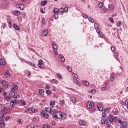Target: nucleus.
Returning <instances> with one entry per match:
<instances>
[{
  "label": "nucleus",
  "instance_id": "f257e3e1",
  "mask_svg": "<svg viewBox=\"0 0 128 128\" xmlns=\"http://www.w3.org/2000/svg\"><path fill=\"white\" fill-rule=\"evenodd\" d=\"M66 118V115L65 113L62 112H56L55 115H54V118L55 120H65Z\"/></svg>",
  "mask_w": 128,
  "mask_h": 128
},
{
  "label": "nucleus",
  "instance_id": "f03ea898",
  "mask_svg": "<svg viewBox=\"0 0 128 128\" xmlns=\"http://www.w3.org/2000/svg\"><path fill=\"white\" fill-rule=\"evenodd\" d=\"M18 104V100H12L10 102V106H12V108H14V106H16V104Z\"/></svg>",
  "mask_w": 128,
  "mask_h": 128
},
{
  "label": "nucleus",
  "instance_id": "7ed1b4c3",
  "mask_svg": "<svg viewBox=\"0 0 128 128\" xmlns=\"http://www.w3.org/2000/svg\"><path fill=\"white\" fill-rule=\"evenodd\" d=\"M86 106L88 108H92L94 106V104L92 102H89L87 103Z\"/></svg>",
  "mask_w": 128,
  "mask_h": 128
},
{
  "label": "nucleus",
  "instance_id": "20e7f679",
  "mask_svg": "<svg viewBox=\"0 0 128 128\" xmlns=\"http://www.w3.org/2000/svg\"><path fill=\"white\" fill-rule=\"evenodd\" d=\"M43 64H44V62L42 61V60H40L39 63L38 64V68H40L42 70H44V68L42 66Z\"/></svg>",
  "mask_w": 128,
  "mask_h": 128
},
{
  "label": "nucleus",
  "instance_id": "39448f33",
  "mask_svg": "<svg viewBox=\"0 0 128 128\" xmlns=\"http://www.w3.org/2000/svg\"><path fill=\"white\" fill-rule=\"evenodd\" d=\"M24 112L26 114L28 113V112H34V108H29L28 109H26Z\"/></svg>",
  "mask_w": 128,
  "mask_h": 128
},
{
  "label": "nucleus",
  "instance_id": "423d86ee",
  "mask_svg": "<svg viewBox=\"0 0 128 128\" xmlns=\"http://www.w3.org/2000/svg\"><path fill=\"white\" fill-rule=\"evenodd\" d=\"M41 114L43 116L44 118H50L48 114H46L44 111L41 112Z\"/></svg>",
  "mask_w": 128,
  "mask_h": 128
},
{
  "label": "nucleus",
  "instance_id": "0eeeda50",
  "mask_svg": "<svg viewBox=\"0 0 128 128\" xmlns=\"http://www.w3.org/2000/svg\"><path fill=\"white\" fill-rule=\"evenodd\" d=\"M101 123L102 124H108V121L107 118H103V120L101 121Z\"/></svg>",
  "mask_w": 128,
  "mask_h": 128
},
{
  "label": "nucleus",
  "instance_id": "6e6552de",
  "mask_svg": "<svg viewBox=\"0 0 128 128\" xmlns=\"http://www.w3.org/2000/svg\"><path fill=\"white\" fill-rule=\"evenodd\" d=\"M52 48H54V52H58V46H56V44L53 43Z\"/></svg>",
  "mask_w": 128,
  "mask_h": 128
},
{
  "label": "nucleus",
  "instance_id": "1a4fd4ad",
  "mask_svg": "<svg viewBox=\"0 0 128 128\" xmlns=\"http://www.w3.org/2000/svg\"><path fill=\"white\" fill-rule=\"evenodd\" d=\"M48 34V30H46L42 32V36H46Z\"/></svg>",
  "mask_w": 128,
  "mask_h": 128
},
{
  "label": "nucleus",
  "instance_id": "9d476101",
  "mask_svg": "<svg viewBox=\"0 0 128 128\" xmlns=\"http://www.w3.org/2000/svg\"><path fill=\"white\" fill-rule=\"evenodd\" d=\"M97 108L100 112H102V110H104V108H102V106L100 104H98L97 105Z\"/></svg>",
  "mask_w": 128,
  "mask_h": 128
},
{
  "label": "nucleus",
  "instance_id": "9b49d317",
  "mask_svg": "<svg viewBox=\"0 0 128 128\" xmlns=\"http://www.w3.org/2000/svg\"><path fill=\"white\" fill-rule=\"evenodd\" d=\"M13 26L14 30H18V31L20 30V26L16 25V24H14Z\"/></svg>",
  "mask_w": 128,
  "mask_h": 128
},
{
  "label": "nucleus",
  "instance_id": "f8f14e48",
  "mask_svg": "<svg viewBox=\"0 0 128 128\" xmlns=\"http://www.w3.org/2000/svg\"><path fill=\"white\" fill-rule=\"evenodd\" d=\"M54 106H56V102L54 101H51L50 104V108H54Z\"/></svg>",
  "mask_w": 128,
  "mask_h": 128
},
{
  "label": "nucleus",
  "instance_id": "ddd939ff",
  "mask_svg": "<svg viewBox=\"0 0 128 128\" xmlns=\"http://www.w3.org/2000/svg\"><path fill=\"white\" fill-rule=\"evenodd\" d=\"M14 16H20V11H18V10H16V11H14Z\"/></svg>",
  "mask_w": 128,
  "mask_h": 128
},
{
  "label": "nucleus",
  "instance_id": "4468645a",
  "mask_svg": "<svg viewBox=\"0 0 128 128\" xmlns=\"http://www.w3.org/2000/svg\"><path fill=\"white\" fill-rule=\"evenodd\" d=\"M0 66H6V61L4 59H0Z\"/></svg>",
  "mask_w": 128,
  "mask_h": 128
},
{
  "label": "nucleus",
  "instance_id": "2eb2a0df",
  "mask_svg": "<svg viewBox=\"0 0 128 128\" xmlns=\"http://www.w3.org/2000/svg\"><path fill=\"white\" fill-rule=\"evenodd\" d=\"M59 58H60V60L63 62H66V58H64V56H62V54H60L59 55Z\"/></svg>",
  "mask_w": 128,
  "mask_h": 128
},
{
  "label": "nucleus",
  "instance_id": "dca6fc26",
  "mask_svg": "<svg viewBox=\"0 0 128 128\" xmlns=\"http://www.w3.org/2000/svg\"><path fill=\"white\" fill-rule=\"evenodd\" d=\"M94 28H95V29L96 30V32H98L100 30V28H99V26H98V24L95 23Z\"/></svg>",
  "mask_w": 128,
  "mask_h": 128
},
{
  "label": "nucleus",
  "instance_id": "f3484780",
  "mask_svg": "<svg viewBox=\"0 0 128 128\" xmlns=\"http://www.w3.org/2000/svg\"><path fill=\"white\" fill-rule=\"evenodd\" d=\"M18 90V86H15L14 88H12V92H16V90Z\"/></svg>",
  "mask_w": 128,
  "mask_h": 128
},
{
  "label": "nucleus",
  "instance_id": "a211bd4d",
  "mask_svg": "<svg viewBox=\"0 0 128 128\" xmlns=\"http://www.w3.org/2000/svg\"><path fill=\"white\" fill-rule=\"evenodd\" d=\"M79 124H80V126H86V122L81 120L79 122Z\"/></svg>",
  "mask_w": 128,
  "mask_h": 128
},
{
  "label": "nucleus",
  "instance_id": "6ab92c4d",
  "mask_svg": "<svg viewBox=\"0 0 128 128\" xmlns=\"http://www.w3.org/2000/svg\"><path fill=\"white\" fill-rule=\"evenodd\" d=\"M98 34V36H100V38H104V34H102V32H100V30H98V31H96Z\"/></svg>",
  "mask_w": 128,
  "mask_h": 128
},
{
  "label": "nucleus",
  "instance_id": "aec40b11",
  "mask_svg": "<svg viewBox=\"0 0 128 128\" xmlns=\"http://www.w3.org/2000/svg\"><path fill=\"white\" fill-rule=\"evenodd\" d=\"M1 127L2 128H6V124L4 123V121L2 120L0 122Z\"/></svg>",
  "mask_w": 128,
  "mask_h": 128
},
{
  "label": "nucleus",
  "instance_id": "412c9836",
  "mask_svg": "<svg viewBox=\"0 0 128 128\" xmlns=\"http://www.w3.org/2000/svg\"><path fill=\"white\" fill-rule=\"evenodd\" d=\"M20 98V95L18 94V93H15L14 96H13V98Z\"/></svg>",
  "mask_w": 128,
  "mask_h": 128
},
{
  "label": "nucleus",
  "instance_id": "4be33fe9",
  "mask_svg": "<svg viewBox=\"0 0 128 128\" xmlns=\"http://www.w3.org/2000/svg\"><path fill=\"white\" fill-rule=\"evenodd\" d=\"M46 4H48V1H42L41 2V6H46Z\"/></svg>",
  "mask_w": 128,
  "mask_h": 128
},
{
  "label": "nucleus",
  "instance_id": "5701e85b",
  "mask_svg": "<svg viewBox=\"0 0 128 128\" xmlns=\"http://www.w3.org/2000/svg\"><path fill=\"white\" fill-rule=\"evenodd\" d=\"M122 128H126V126H128V123H126V122H122Z\"/></svg>",
  "mask_w": 128,
  "mask_h": 128
},
{
  "label": "nucleus",
  "instance_id": "b1692460",
  "mask_svg": "<svg viewBox=\"0 0 128 128\" xmlns=\"http://www.w3.org/2000/svg\"><path fill=\"white\" fill-rule=\"evenodd\" d=\"M84 86H90V82H88V81H85L83 82Z\"/></svg>",
  "mask_w": 128,
  "mask_h": 128
},
{
  "label": "nucleus",
  "instance_id": "393cba45",
  "mask_svg": "<svg viewBox=\"0 0 128 128\" xmlns=\"http://www.w3.org/2000/svg\"><path fill=\"white\" fill-rule=\"evenodd\" d=\"M39 94L40 96H44V91L43 90H39Z\"/></svg>",
  "mask_w": 128,
  "mask_h": 128
},
{
  "label": "nucleus",
  "instance_id": "a878e982",
  "mask_svg": "<svg viewBox=\"0 0 128 128\" xmlns=\"http://www.w3.org/2000/svg\"><path fill=\"white\" fill-rule=\"evenodd\" d=\"M5 76L6 78H8L10 76V72L8 71H7L6 72H5Z\"/></svg>",
  "mask_w": 128,
  "mask_h": 128
},
{
  "label": "nucleus",
  "instance_id": "bb28decb",
  "mask_svg": "<svg viewBox=\"0 0 128 128\" xmlns=\"http://www.w3.org/2000/svg\"><path fill=\"white\" fill-rule=\"evenodd\" d=\"M54 12L56 14H58V12H60V10H58V8H54Z\"/></svg>",
  "mask_w": 128,
  "mask_h": 128
},
{
  "label": "nucleus",
  "instance_id": "cd10ccee",
  "mask_svg": "<svg viewBox=\"0 0 128 128\" xmlns=\"http://www.w3.org/2000/svg\"><path fill=\"white\" fill-rule=\"evenodd\" d=\"M107 110L108 109H105L104 110V112L102 113V118H106V110Z\"/></svg>",
  "mask_w": 128,
  "mask_h": 128
},
{
  "label": "nucleus",
  "instance_id": "c85d7f7f",
  "mask_svg": "<svg viewBox=\"0 0 128 128\" xmlns=\"http://www.w3.org/2000/svg\"><path fill=\"white\" fill-rule=\"evenodd\" d=\"M71 100L72 102H74V104H76V99L74 97L71 98Z\"/></svg>",
  "mask_w": 128,
  "mask_h": 128
},
{
  "label": "nucleus",
  "instance_id": "c756f323",
  "mask_svg": "<svg viewBox=\"0 0 128 128\" xmlns=\"http://www.w3.org/2000/svg\"><path fill=\"white\" fill-rule=\"evenodd\" d=\"M19 8H20L22 10H24V4H22L19 6Z\"/></svg>",
  "mask_w": 128,
  "mask_h": 128
},
{
  "label": "nucleus",
  "instance_id": "7c9ffc66",
  "mask_svg": "<svg viewBox=\"0 0 128 128\" xmlns=\"http://www.w3.org/2000/svg\"><path fill=\"white\" fill-rule=\"evenodd\" d=\"M57 112L58 111L56 110H52V111L50 112V114H56Z\"/></svg>",
  "mask_w": 128,
  "mask_h": 128
},
{
  "label": "nucleus",
  "instance_id": "2f4dec72",
  "mask_svg": "<svg viewBox=\"0 0 128 128\" xmlns=\"http://www.w3.org/2000/svg\"><path fill=\"white\" fill-rule=\"evenodd\" d=\"M51 82H52V84H58V80H51Z\"/></svg>",
  "mask_w": 128,
  "mask_h": 128
},
{
  "label": "nucleus",
  "instance_id": "473e14b6",
  "mask_svg": "<svg viewBox=\"0 0 128 128\" xmlns=\"http://www.w3.org/2000/svg\"><path fill=\"white\" fill-rule=\"evenodd\" d=\"M88 20L90 22H92V24H94V20L92 18H89Z\"/></svg>",
  "mask_w": 128,
  "mask_h": 128
},
{
  "label": "nucleus",
  "instance_id": "72a5a7b5",
  "mask_svg": "<svg viewBox=\"0 0 128 128\" xmlns=\"http://www.w3.org/2000/svg\"><path fill=\"white\" fill-rule=\"evenodd\" d=\"M64 104H66V102L64 101V100H61L60 103V106H64Z\"/></svg>",
  "mask_w": 128,
  "mask_h": 128
},
{
  "label": "nucleus",
  "instance_id": "f704fd0d",
  "mask_svg": "<svg viewBox=\"0 0 128 128\" xmlns=\"http://www.w3.org/2000/svg\"><path fill=\"white\" fill-rule=\"evenodd\" d=\"M56 76H58V78L60 80H62V75H60V74L57 73Z\"/></svg>",
  "mask_w": 128,
  "mask_h": 128
},
{
  "label": "nucleus",
  "instance_id": "c9c22d12",
  "mask_svg": "<svg viewBox=\"0 0 128 128\" xmlns=\"http://www.w3.org/2000/svg\"><path fill=\"white\" fill-rule=\"evenodd\" d=\"M46 112H48V114H50V112H52V108H46Z\"/></svg>",
  "mask_w": 128,
  "mask_h": 128
},
{
  "label": "nucleus",
  "instance_id": "e433bc0d",
  "mask_svg": "<svg viewBox=\"0 0 128 128\" xmlns=\"http://www.w3.org/2000/svg\"><path fill=\"white\" fill-rule=\"evenodd\" d=\"M7 84H6V81H3L2 82V85L3 86H6Z\"/></svg>",
  "mask_w": 128,
  "mask_h": 128
},
{
  "label": "nucleus",
  "instance_id": "4c0bfd02",
  "mask_svg": "<svg viewBox=\"0 0 128 128\" xmlns=\"http://www.w3.org/2000/svg\"><path fill=\"white\" fill-rule=\"evenodd\" d=\"M98 7L100 8H104V4L103 3H100L98 4Z\"/></svg>",
  "mask_w": 128,
  "mask_h": 128
},
{
  "label": "nucleus",
  "instance_id": "58836bf2",
  "mask_svg": "<svg viewBox=\"0 0 128 128\" xmlns=\"http://www.w3.org/2000/svg\"><path fill=\"white\" fill-rule=\"evenodd\" d=\"M74 82L76 84H78V81L76 80V78L74 79Z\"/></svg>",
  "mask_w": 128,
  "mask_h": 128
},
{
  "label": "nucleus",
  "instance_id": "ea45409f",
  "mask_svg": "<svg viewBox=\"0 0 128 128\" xmlns=\"http://www.w3.org/2000/svg\"><path fill=\"white\" fill-rule=\"evenodd\" d=\"M68 12V6H66V8H64V12Z\"/></svg>",
  "mask_w": 128,
  "mask_h": 128
},
{
  "label": "nucleus",
  "instance_id": "a19ab883",
  "mask_svg": "<svg viewBox=\"0 0 128 128\" xmlns=\"http://www.w3.org/2000/svg\"><path fill=\"white\" fill-rule=\"evenodd\" d=\"M67 68H68V70L70 72H72V68L70 66H68Z\"/></svg>",
  "mask_w": 128,
  "mask_h": 128
},
{
  "label": "nucleus",
  "instance_id": "79ce46f5",
  "mask_svg": "<svg viewBox=\"0 0 128 128\" xmlns=\"http://www.w3.org/2000/svg\"><path fill=\"white\" fill-rule=\"evenodd\" d=\"M18 124H24V122L22 121V119H20L18 120Z\"/></svg>",
  "mask_w": 128,
  "mask_h": 128
},
{
  "label": "nucleus",
  "instance_id": "37998d69",
  "mask_svg": "<svg viewBox=\"0 0 128 128\" xmlns=\"http://www.w3.org/2000/svg\"><path fill=\"white\" fill-rule=\"evenodd\" d=\"M46 94H52V91L50 90H47L46 91Z\"/></svg>",
  "mask_w": 128,
  "mask_h": 128
},
{
  "label": "nucleus",
  "instance_id": "c03bdc74",
  "mask_svg": "<svg viewBox=\"0 0 128 128\" xmlns=\"http://www.w3.org/2000/svg\"><path fill=\"white\" fill-rule=\"evenodd\" d=\"M54 20H58V16L56 14H54Z\"/></svg>",
  "mask_w": 128,
  "mask_h": 128
},
{
  "label": "nucleus",
  "instance_id": "a18cd8bd",
  "mask_svg": "<svg viewBox=\"0 0 128 128\" xmlns=\"http://www.w3.org/2000/svg\"><path fill=\"white\" fill-rule=\"evenodd\" d=\"M82 16H83V18H88V15H86V14H83Z\"/></svg>",
  "mask_w": 128,
  "mask_h": 128
},
{
  "label": "nucleus",
  "instance_id": "49530a36",
  "mask_svg": "<svg viewBox=\"0 0 128 128\" xmlns=\"http://www.w3.org/2000/svg\"><path fill=\"white\" fill-rule=\"evenodd\" d=\"M44 128H52V126H48V125H44Z\"/></svg>",
  "mask_w": 128,
  "mask_h": 128
},
{
  "label": "nucleus",
  "instance_id": "de8ad7c7",
  "mask_svg": "<svg viewBox=\"0 0 128 128\" xmlns=\"http://www.w3.org/2000/svg\"><path fill=\"white\" fill-rule=\"evenodd\" d=\"M6 110H8V108H4L2 110V112H6Z\"/></svg>",
  "mask_w": 128,
  "mask_h": 128
},
{
  "label": "nucleus",
  "instance_id": "09e8293b",
  "mask_svg": "<svg viewBox=\"0 0 128 128\" xmlns=\"http://www.w3.org/2000/svg\"><path fill=\"white\" fill-rule=\"evenodd\" d=\"M74 76L75 78H78V74H74V73H73L72 74Z\"/></svg>",
  "mask_w": 128,
  "mask_h": 128
},
{
  "label": "nucleus",
  "instance_id": "8fccbe9b",
  "mask_svg": "<svg viewBox=\"0 0 128 128\" xmlns=\"http://www.w3.org/2000/svg\"><path fill=\"white\" fill-rule=\"evenodd\" d=\"M110 20L112 24H114V18H110Z\"/></svg>",
  "mask_w": 128,
  "mask_h": 128
},
{
  "label": "nucleus",
  "instance_id": "3c124183",
  "mask_svg": "<svg viewBox=\"0 0 128 128\" xmlns=\"http://www.w3.org/2000/svg\"><path fill=\"white\" fill-rule=\"evenodd\" d=\"M113 122H118V118H114L113 119Z\"/></svg>",
  "mask_w": 128,
  "mask_h": 128
},
{
  "label": "nucleus",
  "instance_id": "603ef678",
  "mask_svg": "<svg viewBox=\"0 0 128 128\" xmlns=\"http://www.w3.org/2000/svg\"><path fill=\"white\" fill-rule=\"evenodd\" d=\"M60 14H62L63 12H64V10L63 8H62L60 10Z\"/></svg>",
  "mask_w": 128,
  "mask_h": 128
},
{
  "label": "nucleus",
  "instance_id": "864d4df0",
  "mask_svg": "<svg viewBox=\"0 0 128 128\" xmlns=\"http://www.w3.org/2000/svg\"><path fill=\"white\" fill-rule=\"evenodd\" d=\"M109 122L111 123L114 122V119L112 118H109Z\"/></svg>",
  "mask_w": 128,
  "mask_h": 128
},
{
  "label": "nucleus",
  "instance_id": "5fc2aeb1",
  "mask_svg": "<svg viewBox=\"0 0 128 128\" xmlns=\"http://www.w3.org/2000/svg\"><path fill=\"white\" fill-rule=\"evenodd\" d=\"M42 22L43 24H46V20L44 19V18H42Z\"/></svg>",
  "mask_w": 128,
  "mask_h": 128
},
{
  "label": "nucleus",
  "instance_id": "6e6d98bb",
  "mask_svg": "<svg viewBox=\"0 0 128 128\" xmlns=\"http://www.w3.org/2000/svg\"><path fill=\"white\" fill-rule=\"evenodd\" d=\"M114 6H110V10H114Z\"/></svg>",
  "mask_w": 128,
  "mask_h": 128
},
{
  "label": "nucleus",
  "instance_id": "4d7b16f0",
  "mask_svg": "<svg viewBox=\"0 0 128 128\" xmlns=\"http://www.w3.org/2000/svg\"><path fill=\"white\" fill-rule=\"evenodd\" d=\"M122 26V22H118V24H117V26Z\"/></svg>",
  "mask_w": 128,
  "mask_h": 128
},
{
  "label": "nucleus",
  "instance_id": "13d9d810",
  "mask_svg": "<svg viewBox=\"0 0 128 128\" xmlns=\"http://www.w3.org/2000/svg\"><path fill=\"white\" fill-rule=\"evenodd\" d=\"M28 64H30V66H36V65L34 64H32V63L28 62Z\"/></svg>",
  "mask_w": 128,
  "mask_h": 128
},
{
  "label": "nucleus",
  "instance_id": "bf43d9fd",
  "mask_svg": "<svg viewBox=\"0 0 128 128\" xmlns=\"http://www.w3.org/2000/svg\"><path fill=\"white\" fill-rule=\"evenodd\" d=\"M110 80L111 82H114V77H111Z\"/></svg>",
  "mask_w": 128,
  "mask_h": 128
},
{
  "label": "nucleus",
  "instance_id": "052dcab7",
  "mask_svg": "<svg viewBox=\"0 0 128 128\" xmlns=\"http://www.w3.org/2000/svg\"><path fill=\"white\" fill-rule=\"evenodd\" d=\"M111 50H112V52H114V50H116V48H115L114 47V46H112V47L111 48Z\"/></svg>",
  "mask_w": 128,
  "mask_h": 128
},
{
  "label": "nucleus",
  "instance_id": "680f3d73",
  "mask_svg": "<svg viewBox=\"0 0 128 128\" xmlns=\"http://www.w3.org/2000/svg\"><path fill=\"white\" fill-rule=\"evenodd\" d=\"M10 100V97H6V100H7V102H8Z\"/></svg>",
  "mask_w": 128,
  "mask_h": 128
},
{
  "label": "nucleus",
  "instance_id": "e2e57ef3",
  "mask_svg": "<svg viewBox=\"0 0 128 128\" xmlns=\"http://www.w3.org/2000/svg\"><path fill=\"white\" fill-rule=\"evenodd\" d=\"M106 87H104V88H102V90L103 92H104V91H106Z\"/></svg>",
  "mask_w": 128,
  "mask_h": 128
},
{
  "label": "nucleus",
  "instance_id": "0e129e2a",
  "mask_svg": "<svg viewBox=\"0 0 128 128\" xmlns=\"http://www.w3.org/2000/svg\"><path fill=\"white\" fill-rule=\"evenodd\" d=\"M8 23L9 24H12V20H8Z\"/></svg>",
  "mask_w": 128,
  "mask_h": 128
},
{
  "label": "nucleus",
  "instance_id": "69168bd1",
  "mask_svg": "<svg viewBox=\"0 0 128 128\" xmlns=\"http://www.w3.org/2000/svg\"><path fill=\"white\" fill-rule=\"evenodd\" d=\"M104 11L105 12H108V8H104Z\"/></svg>",
  "mask_w": 128,
  "mask_h": 128
},
{
  "label": "nucleus",
  "instance_id": "338daca9",
  "mask_svg": "<svg viewBox=\"0 0 128 128\" xmlns=\"http://www.w3.org/2000/svg\"><path fill=\"white\" fill-rule=\"evenodd\" d=\"M92 94H96V90H92Z\"/></svg>",
  "mask_w": 128,
  "mask_h": 128
},
{
  "label": "nucleus",
  "instance_id": "774afa93",
  "mask_svg": "<svg viewBox=\"0 0 128 128\" xmlns=\"http://www.w3.org/2000/svg\"><path fill=\"white\" fill-rule=\"evenodd\" d=\"M10 116H8L6 118V120H10Z\"/></svg>",
  "mask_w": 128,
  "mask_h": 128
}]
</instances>
